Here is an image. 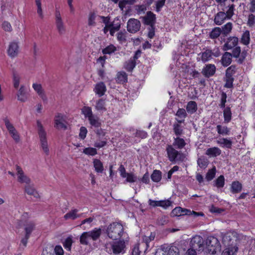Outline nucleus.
<instances>
[{
	"label": "nucleus",
	"instance_id": "nucleus-1",
	"mask_svg": "<svg viewBox=\"0 0 255 255\" xmlns=\"http://www.w3.org/2000/svg\"><path fill=\"white\" fill-rule=\"evenodd\" d=\"M107 233L108 237L113 240L128 238V234L124 232L123 225L119 223L111 224L107 228Z\"/></svg>",
	"mask_w": 255,
	"mask_h": 255
},
{
	"label": "nucleus",
	"instance_id": "nucleus-2",
	"mask_svg": "<svg viewBox=\"0 0 255 255\" xmlns=\"http://www.w3.org/2000/svg\"><path fill=\"white\" fill-rule=\"evenodd\" d=\"M227 9L225 8H222V11L217 12L214 17V22L216 25H222L226 20L231 19L234 15L235 5L234 4H230L227 7Z\"/></svg>",
	"mask_w": 255,
	"mask_h": 255
},
{
	"label": "nucleus",
	"instance_id": "nucleus-3",
	"mask_svg": "<svg viewBox=\"0 0 255 255\" xmlns=\"http://www.w3.org/2000/svg\"><path fill=\"white\" fill-rule=\"evenodd\" d=\"M128 238L119 239V241L107 243L106 245V251L110 254L119 255L126 252V244Z\"/></svg>",
	"mask_w": 255,
	"mask_h": 255
},
{
	"label": "nucleus",
	"instance_id": "nucleus-4",
	"mask_svg": "<svg viewBox=\"0 0 255 255\" xmlns=\"http://www.w3.org/2000/svg\"><path fill=\"white\" fill-rule=\"evenodd\" d=\"M36 124L40 141V146L43 152L46 155H48L50 153V147L47 141V132L40 121H37Z\"/></svg>",
	"mask_w": 255,
	"mask_h": 255
},
{
	"label": "nucleus",
	"instance_id": "nucleus-5",
	"mask_svg": "<svg viewBox=\"0 0 255 255\" xmlns=\"http://www.w3.org/2000/svg\"><path fill=\"white\" fill-rule=\"evenodd\" d=\"M154 235L151 233L150 236H143L142 241L135 245L132 250V255H140L142 252H146L149 248V243L153 240Z\"/></svg>",
	"mask_w": 255,
	"mask_h": 255
},
{
	"label": "nucleus",
	"instance_id": "nucleus-6",
	"mask_svg": "<svg viewBox=\"0 0 255 255\" xmlns=\"http://www.w3.org/2000/svg\"><path fill=\"white\" fill-rule=\"evenodd\" d=\"M101 234L102 230L100 228H95L92 231L84 232L80 236V242L82 245H87L91 240H97Z\"/></svg>",
	"mask_w": 255,
	"mask_h": 255
},
{
	"label": "nucleus",
	"instance_id": "nucleus-7",
	"mask_svg": "<svg viewBox=\"0 0 255 255\" xmlns=\"http://www.w3.org/2000/svg\"><path fill=\"white\" fill-rule=\"evenodd\" d=\"M222 243L225 247L238 246L239 236L237 232L230 231L222 234Z\"/></svg>",
	"mask_w": 255,
	"mask_h": 255
},
{
	"label": "nucleus",
	"instance_id": "nucleus-8",
	"mask_svg": "<svg viewBox=\"0 0 255 255\" xmlns=\"http://www.w3.org/2000/svg\"><path fill=\"white\" fill-rule=\"evenodd\" d=\"M171 144L167 145L166 150L167 157L171 162L183 161L185 158L184 154L180 151H178L175 149Z\"/></svg>",
	"mask_w": 255,
	"mask_h": 255
},
{
	"label": "nucleus",
	"instance_id": "nucleus-9",
	"mask_svg": "<svg viewBox=\"0 0 255 255\" xmlns=\"http://www.w3.org/2000/svg\"><path fill=\"white\" fill-rule=\"evenodd\" d=\"M206 249L211 254H215L220 251L221 245L218 239L213 236L208 237L206 241Z\"/></svg>",
	"mask_w": 255,
	"mask_h": 255
},
{
	"label": "nucleus",
	"instance_id": "nucleus-10",
	"mask_svg": "<svg viewBox=\"0 0 255 255\" xmlns=\"http://www.w3.org/2000/svg\"><path fill=\"white\" fill-rule=\"evenodd\" d=\"M184 215H193L194 216H203L204 215L202 212H196L195 211H191L186 209H183L180 207L175 208L171 213V216L179 217Z\"/></svg>",
	"mask_w": 255,
	"mask_h": 255
},
{
	"label": "nucleus",
	"instance_id": "nucleus-11",
	"mask_svg": "<svg viewBox=\"0 0 255 255\" xmlns=\"http://www.w3.org/2000/svg\"><path fill=\"white\" fill-rule=\"evenodd\" d=\"M3 122L7 130L8 131V132L12 139L15 141L16 143L19 142L20 140L19 134L12 124L7 118L3 119Z\"/></svg>",
	"mask_w": 255,
	"mask_h": 255
},
{
	"label": "nucleus",
	"instance_id": "nucleus-12",
	"mask_svg": "<svg viewBox=\"0 0 255 255\" xmlns=\"http://www.w3.org/2000/svg\"><path fill=\"white\" fill-rule=\"evenodd\" d=\"M55 21L56 29L58 33L62 35L66 32V26L62 19L60 11L56 8L55 11Z\"/></svg>",
	"mask_w": 255,
	"mask_h": 255
},
{
	"label": "nucleus",
	"instance_id": "nucleus-13",
	"mask_svg": "<svg viewBox=\"0 0 255 255\" xmlns=\"http://www.w3.org/2000/svg\"><path fill=\"white\" fill-rule=\"evenodd\" d=\"M191 248L198 252L203 251L205 249V244L203 238L200 236H195L190 241Z\"/></svg>",
	"mask_w": 255,
	"mask_h": 255
},
{
	"label": "nucleus",
	"instance_id": "nucleus-14",
	"mask_svg": "<svg viewBox=\"0 0 255 255\" xmlns=\"http://www.w3.org/2000/svg\"><path fill=\"white\" fill-rule=\"evenodd\" d=\"M16 174L17 181L22 184H29L31 182L30 179L25 174L22 169L18 165H16Z\"/></svg>",
	"mask_w": 255,
	"mask_h": 255
},
{
	"label": "nucleus",
	"instance_id": "nucleus-15",
	"mask_svg": "<svg viewBox=\"0 0 255 255\" xmlns=\"http://www.w3.org/2000/svg\"><path fill=\"white\" fill-rule=\"evenodd\" d=\"M54 126L56 128L60 129L66 128V117L64 115L58 113L54 118Z\"/></svg>",
	"mask_w": 255,
	"mask_h": 255
},
{
	"label": "nucleus",
	"instance_id": "nucleus-16",
	"mask_svg": "<svg viewBox=\"0 0 255 255\" xmlns=\"http://www.w3.org/2000/svg\"><path fill=\"white\" fill-rule=\"evenodd\" d=\"M140 22L134 18H130L127 23V30L130 33H135L139 31L140 28Z\"/></svg>",
	"mask_w": 255,
	"mask_h": 255
},
{
	"label": "nucleus",
	"instance_id": "nucleus-17",
	"mask_svg": "<svg viewBox=\"0 0 255 255\" xmlns=\"http://www.w3.org/2000/svg\"><path fill=\"white\" fill-rule=\"evenodd\" d=\"M16 93L17 100L21 102H25L28 100V96L26 88L24 85H21L18 88Z\"/></svg>",
	"mask_w": 255,
	"mask_h": 255
},
{
	"label": "nucleus",
	"instance_id": "nucleus-18",
	"mask_svg": "<svg viewBox=\"0 0 255 255\" xmlns=\"http://www.w3.org/2000/svg\"><path fill=\"white\" fill-rule=\"evenodd\" d=\"M19 52V45L18 42L13 41L9 43L7 49L8 55L13 58L16 57Z\"/></svg>",
	"mask_w": 255,
	"mask_h": 255
},
{
	"label": "nucleus",
	"instance_id": "nucleus-19",
	"mask_svg": "<svg viewBox=\"0 0 255 255\" xmlns=\"http://www.w3.org/2000/svg\"><path fill=\"white\" fill-rule=\"evenodd\" d=\"M177 123L173 125V130L175 136H181L184 134L183 127L181 124L184 122L183 120L177 119Z\"/></svg>",
	"mask_w": 255,
	"mask_h": 255
},
{
	"label": "nucleus",
	"instance_id": "nucleus-20",
	"mask_svg": "<svg viewBox=\"0 0 255 255\" xmlns=\"http://www.w3.org/2000/svg\"><path fill=\"white\" fill-rule=\"evenodd\" d=\"M32 87L34 91L43 100L46 99L45 93L41 84L37 83H34L32 84Z\"/></svg>",
	"mask_w": 255,
	"mask_h": 255
},
{
	"label": "nucleus",
	"instance_id": "nucleus-21",
	"mask_svg": "<svg viewBox=\"0 0 255 255\" xmlns=\"http://www.w3.org/2000/svg\"><path fill=\"white\" fill-rule=\"evenodd\" d=\"M25 192L28 195L33 196L36 199H39L40 198V195L35 189L33 185L26 184L24 188Z\"/></svg>",
	"mask_w": 255,
	"mask_h": 255
},
{
	"label": "nucleus",
	"instance_id": "nucleus-22",
	"mask_svg": "<svg viewBox=\"0 0 255 255\" xmlns=\"http://www.w3.org/2000/svg\"><path fill=\"white\" fill-rule=\"evenodd\" d=\"M216 71V67L213 64L206 65L202 70L203 74L206 77L213 76Z\"/></svg>",
	"mask_w": 255,
	"mask_h": 255
},
{
	"label": "nucleus",
	"instance_id": "nucleus-23",
	"mask_svg": "<svg viewBox=\"0 0 255 255\" xmlns=\"http://www.w3.org/2000/svg\"><path fill=\"white\" fill-rule=\"evenodd\" d=\"M238 43V38L236 37H229L224 45V50H228L235 47Z\"/></svg>",
	"mask_w": 255,
	"mask_h": 255
},
{
	"label": "nucleus",
	"instance_id": "nucleus-24",
	"mask_svg": "<svg viewBox=\"0 0 255 255\" xmlns=\"http://www.w3.org/2000/svg\"><path fill=\"white\" fill-rule=\"evenodd\" d=\"M99 20V15L95 12L91 11L88 16V25L92 27L96 25V21Z\"/></svg>",
	"mask_w": 255,
	"mask_h": 255
},
{
	"label": "nucleus",
	"instance_id": "nucleus-25",
	"mask_svg": "<svg viewBox=\"0 0 255 255\" xmlns=\"http://www.w3.org/2000/svg\"><path fill=\"white\" fill-rule=\"evenodd\" d=\"M107 90L106 86L103 82H99L96 84L94 91L99 97L103 96Z\"/></svg>",
	"mask_w": 255,
	"mask_h": 255
},
{
	"label": "nucleus",
	"instance_id": "nucleus-26",
	"mask_svg": "<svg viewBox=\"0 0 255 255\" xmlns=\"http://www.w3.org/2000/svg\"><path fill=\"white\" fill-rule=\"evenodd\" d=\"M186 142L183 138L181 136L173 137V142L172 144L174 147L178 149H181L184 147Z\"/></svg>",
	"mask_w": 255,
	"mask_h": 255
},
{
	"label": "nucleus",
	"instance_id": "nucleus-27",
	"mask_svg": "<svg viewBox=\"0 0 255 255\" xmlns=\"http://www.w3.org/2000/svg\"><path fill=\"white\" fill-rule=\"evenodd\" d=\"M12 80L14 88L18 89L20 86V83L21 80L20 74L16 71H13L12 74Z\"/></svg>",
	"mask_w": 255,
	"mask_h": 255
},
{
	"label": "nucleus",
	"instance_id": "nucleus-28",
	"mask_svg": "<svg viewBox=\"0 0 255 255\" xmlns=\"http://www.w3.org/2000/svg\"><path fill=\"white\" fill-rule=\"evenodd\" d=\"M78 210L77 209H73L67 213H66L64 216V218L65 220H75L76 219L79 218L81 217V214H78ZM83 214H82V215Z\"/></svg>",
	"mask_w": 255,
	"mask_h": 255
},
{
	"label": "nucleus",
	"instance_id": "nucleus-29",
	"mask_svg": "<svg viewBox=\"0 0 255 255\" xmlns=\"http://www.w3.org/2000/svg\"><path fill=\"white\" fill-rule=\"evenodd\" d=\"M221 153V149L217 147L208 148L206 151V154L209 157H216Z\"/></svg>",
	"mask_w": 255,
	"mask_h": 255
},
{
	"label": "nucleus",
	"instance_id": "nucleus-30",
	"mask_svg": "<svg viewBox=\"0 0 255 255\" xmlns=\"http://www.w3.org/2000/svg\"><path fill=\"white\" fill-rule=\"evenodd\" d=\"M225 247L222 255H235L238 251V247L237 246Z\"/></svg>",
	"mask_w": 255,
	"mask_h": 255
},
{
	"label": "nucleus",
	"instance_id": "nucleus-31",
	"mask_svg": "<svg viewBox=\"0 0 255 255\" xmlns=\"http://www.w3.org/2000/svg\"><path fill=\"white\" fill-rule=\"evenodd\" d=\"M93 163L95 171L98 173H102L104 167L102 161L98 159H94Z\"/></svg>",
	"mask_w": 255,
	"mask_h": 255
},
{
	"label": "nucleus",
	"instance_id": "nucleus-32",
	"mask_svg": "<svg viewBox=\"0 0 255 255\" xmlns=\"http://www.w3.org/2000/svg\"><path fill=\"white\" fill-rule=\"evenodd\" d=\"M217 143L222 147L231 148L232 146L231 140L227 138H222L217 140Z\"/></svg>",
	"mask_w": 255,
	"mask_h": 255
},
{
	"label": "nucleus",
	"instance_id": "nucleus-33",
	"mask_svg": "<svg viewBox=\"0 0 255 255\" xmlns=\"http://www.w3.org/2000/svg\"><path fill=\"white\" fill-rule=\"evenodd\" d=\"M95 109L97 111L100 113L106 112L107 109L106 108L105 101L103 99L98 100L95 105Z\"/></svg>",
	"mask_w": 255,
	"mask_h": 255
},
{
	"label": "nucleus",
	"instance_id": "nucleus-34",
	"mask_svg": "<svg viewBox=\"0 0 255 255\" xmlns=\"http://www.w3.org/2000/svg\"><path fill=\"white\" fill-rule=\"evenodd\" d=\"M232 55L231 53L227 52H225L222 57V65L225 67L229 65L232 62Z\"/></svg>",
	"mask_w": 255,
	"mask_h": 255
},
{
	"label": "nucleus",
	"instance_id": "nucleus-35",
	"mask_svg": "<svg viewBox=\"0 0 255 255\" xmlns=\"http://www.w3.org/2000/svg\"><path fill=\"white\" fill-rule=\"evenodd\" d=\"M35 5L36 6V13L40 19H43L44 17L43 10L42 7L41 0H34Z\"/></svg>",
	"mask_w": 255,
	"mask_h": 255
},
{
	"label": "nucleus",
	"instance_id": "nucleus-36",
	"mask_svg": "<svg viewBox=\"0 0 255 255\" xmlns=\"http://www.w3.org/2000/svg\"><path fill=\"white\" fill-rule=\"evenodd\" d=\"M35 228V224L32 221H27L24 225L25 235L30 236V234Z\"/></svg>",
	"mask_w": 255,
	"mask_h": 255
},
{
	"label": "nucleus",
	"instance_id": "nucleus-37",
	"mask_svg": "<svg viewBox=\"0 0 255 255\" xmlns=\"http://www.w3.org/2000/svg\"><path fill=\"white\" fill-rule=\"evenodd\" d=\"M242 185L239 181H234L231 184V190L233 193H237L241 191Z\"/></svg>",
	"mask_w": 255,
	"mask_h": 255
},
{
	"label": "nucleus",
	"instance_id": "nucleus-38",
	"mask_svg": "<svg viewBox=\"0 0 255 255\" xmlns=\"http://www.w3.org/2000/svg\"><path fill=\"white\" fill-rule=\"evenodd\" d=\"M217 131L220 134L223 135H229L230 129L227 126L218 125L217 126Z\"/></svg>",
	"mask_w": 255,
	"mask_h": 255
},
{
	"label": "nucleus",
	"instance_id": "nucleus-39",
	"mask_svg": "<svg viewBox=\"0 0 255 255\" xmlns=\"http://www.w3.org/2000/svg\"><path fill=\"white\" fill-rule=\"evenodd\" d=\"M186 110L188 113L193 114L196 112L197 110V105L194 101H190L188 103L186 106Z\"/></svg>",
	"mask_w": 255,
	"mask_h": 255
},
{
	"label": "nucleus",
	"instance_id": "nucleus-40",
	"mask_svg": "<svg viewBox=\"0 0 255 255\" xmlns=\"http://www.w3.org/2000/svg\"><path fill=\"white\" fill-rule=\"evenodd\" d=\"M155 19V15L151 12H148L144 17V23L147 25L152 24Z\"/></svg>",
	"mask_w": 255,
	"mask_h": 255
},
{
	"label": "nucleus",
	"instance_id": "nucleus-41",
	"mask_svg": "<svg viewBox=\"0 0 255 255\" xmlns=\"http://www.w3.org/2000/svg\"><path fill=\"white\" fill-rule=\"evenodd\" d=\"M127 75L124 72H120L118 73L116 78V81L119 83H124L127 81Z\"/></svg>",
	"mask_w": 255,
	"mask_h": 255
},
{
	"label": "nucleus",
	"instance_id": "nucleus-42",
	"mask_svg": "<svg viewBox=\"0 0 255 255\" xmlns=\"http://www.w3.org/2000/svg\"><path fill=\"white\" fill-rule=\"evenodd\" d=\"M225 185V178L220 175L214 181V186L217 188H223Z\"/></svg>",
	"mask_w": 255,
	"mask_h": 255
},
{
	"label": "nucleus",
	"instance_id": "nucleus-43",
	"mask_svg": "<svg viewBox=\"0 0 255 255\" xmlns=\"http://www.w3.org/2000/svg\"><path fill=\"white\" fill-rule=\"evenodd\" d=\"M224 122L225 123H229L232 119V113L230 108H226L223 112Z\"/></svg>",
	"mask_w": 255,
	"mask_h": 255
},
{
	"label": "nucleus",
	"instance_id": "nucleus-44",
	"mask_svg": "<svg viewBox=\"0 0 255 255\" xmlns=\"http://www.w3.org/2000/svg\"><path fill=\"white\" fill-rule=\"evenodd\" d=\"M88 119L90 125L92 126L95 127H99L101 125L99 118L96 115H93Z\"/></svg>",
	"mask_w": 255,
	"mask_h": 255
},
{
	"label": "nucleus",
	"instance_id": "nucleus-45",
	"mask_svg": "<svg viewBox=\"0 0 255 255\" xmlns=\"http://www.w3.org/2000/svg\"><path fill=\"white\" fill-rule=\"evenodd\" d=\"M232 23L230 22H229L222 27L221 32L225 35H227L230 33L232 29Z\"/></svg>",
	"mask_w": 255,
	"mask_h": 255
},
{
	"label": "nucleus",
	"instance_id": "nucleus-46",
	"mask_svg": "<svg viewBox=\"0 0 255 255\" xmlns=\"http://www.w3.org/2000/svg\"><path fill=\"white\" fill-rule=\"evenodd\" d=\"M213 53L211 50H207L202 54L201 59L204 62H207L212 58Z\"/></svg>",
	"mask_w": 255,
	"mask_h": 255
},
{
	"label": "nucleus",
	"instance_id": "nucleus-47",
	"mask_svg": "<svg viewBox=\"0 0 255 255\" xmlns=\"http://www.w3.org/2000/svg\"><path fill=\"white\" fill-rule=\"evenodd\" d=\"M166 249L168 255H179V250L176 247H169L166 245Z\"/></svg>",
	"mask_w": 255,
	"mask_h": 255
},
{
	"label": "nucleus",
	"instance_id": "nucleus-48",
	"mask_svg": "<svg viewBox=\"0 0 255 255\" xmlns=\"http://www.w3.org/2000/svg\"><path fill=\"white\" fill-rule=\"evenodd\" d=\"M81 112L83 115H84L85 118H89L90 117L93 116L92 108L90 107L85 106L81 109Z\"/></svg>",
	"mask_w": 255,
	"mask_h": 255
},
{
	"label": "nucleus",
	"instance_id": "nucleus-49",
	"mask_svg": "<svg viewBox=\"0 0 255 255\" xmlns=\"http://www.w3.org/2000/svg\"><path fill=\"white\" fill-rule=\"evenodd\" d=\"M250 41V32L248 30L245 31L241 38V43L244 45H247L249 44Z\"/></svg>",
	"mask_w": 255,
	"mask_h": 255
},
{
	"label": "nucleus",
	"instance_id": "nucleus-50",
	"mask_svg": "<svg viewBox=\"0 0 255 255\" xmlns=\"http://www.w3.org/2000/svg\"><path fill=\"white\" fill-rule=\"evenodd\" d=\"M117 51V47L113 44H110L102 50L104 54H111Z\"/></svg>",
	"mask_w": 255,
	"mask_h": 255
},
{
	"label": "nucleus",
	"instance_id": "nucleus-51",
	"mask_svg": "<svg viewBox=\"0 0 255 255\" xmlns=\"http://www.w3.org/2000/svg\"><path fill=\"white\" fill-rule=\"evenodd\" d=\"M151 178L154 182H158L161 179V172L159 170H155L151 175Z\"/></svg>",
	"mask_w": 255,
	"mask_h": 255
},
{
	"label": "nucleus",
	"instance_id": "nucleus-52",
	"mask_svg": "<svg viewBox=\"0 0 255 255\" xmlns=\"http://www.w3.org/2000/svg\"><path fill=\"white\" fill-rule=\"evenodd\" d=\"M127 33L125 30L121 31L117 33V39L120 43H125L126 41Z\"/></svg>",
	"mask_w": 255,
	"mask_h": 255
},
{
	"label": "nucleus",
	"instance_id": "nucleus-53",
	"mask_svg": "<svg viewBox=\"0 0 255 255\" xmlns=\"http://www.w3.org/2000/svg\"><path fill=\"white\" fill-rule=\"evenodd\" d=\"M216 173V169L215 166H214L212 169L208 170L206 175V179L207 181L212 180L215 176Z\"/></svg>",
	"mask_w": 255,
	"mask_h": 255
},
{
	"label": "nucleus",
	"instance_id": "nucleus-54",
	"mask_svg": "<svg viewBox=\"0 0 255 255\" xmlns=\"http://www.w3.org/2000/svg\"><path fill=\"white\" fill-rule=\"evenodd\" d=\"M221 28L220 27L214 28L210 33V37L212 39H215L218 37L221 33Z\"/></svg>",
	"mask_w": 255,
	"mask_h": 255
},
{
	"label": "nucleus",
	"instance_id": "nucleus-55",
	"mask_svg": "<svg viewBox=\"0 0 255 255\" xmlns=\"http://www.w3.org/2000/svg\"><path fill=\"white\" fill-rule=\"evenodd\" d=\"M176 116L177 117V118L176 119L178 120H183L184 121V119L187 116V114L185 110L184 109H179L177 111Z\"/></svg>",
	"mask_w": 255,
	"mask_h": 255
},
{
	"label": "nucleus",
	"instance_id": "nucleus-56",
	"mask_svg": "<svg viewBox=\"0 0 255 255\" xmlns=\"http://www.w3.org/2000/svg\"><path fill=\"white\" fill-rule=\"evenodd\" d=\"M135 66V62L134 59L130 58L125 64V68L128 71H131Z\"/></svg>",
	"mask_w": 255,
	"mask_h": 255
},
{
	"label": "nucleus",
	"instance_id": "nucleus-57",
	"mask_svg": "<svg viewBox=\"0 0 255 255\" xmlns=\"http://www.w3.org/2000/svg\"><path fill=\"white\" fill-rule=\"evenodd\" d=\"M72 243V237L71 236L68 237L65 240L63 243V246L66 250L70 251L71 250Z\"/></svg>",
	"mask_w": 255,
	"mask_h": 255
},
{
	"label": "nucleus",
	"instance_id": "nucleus-58",
	"mask_svg": "<svg viewBox=\"0 0 255 255\" xmlns=\"http://www.w3.org/2000/svg\"><path fill=\"white\" fill-rule=\"evenodd\" d=\"M83 152L87 155L94 156L97 154V149L94 147H87L84 149Z\"/></svg>",
	"mask_w": 255,
	"mask_h": 255
},
{
	"label": "nucleus",
	"instance_id": "nucleus-59",
	"mask_svg": "<svg viewBox=\"0 0 255 255\" xmlns=\"http://www.w3.org/2000/svg\"><path fill=\"white\" fill-rule=\"evenodd\" d=\"M155 255H168L166 249V245L161 246L157 250Z\"/></svg>",
	"mask_w": 255,
	"mask_h": 255
},
{
	"label": "nucleus",
	"instance_id": "nucleus-60",
	"mask_svg": "<svg viewBox=\"0 0 255 255\" xmlns=\"http://www.w3.org/2000/svg\"><path fill=\"white\" fill-rule=\"evenodd\" d=\"M236 70V68L235 66L232 65L227 68L226 72V77H232V76L235 74Z\"/></svg>",
	"mask_w": 255,
	"mask_h": 255
},
{
	"label": "nucleus",
	"instance_id": "nucleus-61",
	"mask_svg": "<svg viewBox=\"0 0 255 255\" xmlns=\"http://www.w3.org/2000/svg\"><path fill=\"white\" fill-rule=\"evenodd\" d=\"M126 181L128 182H134L137 180V177L132 173H128L126 175Z\"/></svg>",
	"mask_w": 255,
	"mask_h": 255
},
{
	"label": "nucleus",
	"instance_id": "nucleus-62",
	"mask_svg": "<svg viewBox=\"0 0 255 255\" xmlns=\"http://www.w3.org/2000/svg\"><path fill=\"white\" fill-rule=\"evenodd\" d=\"M172 202L169 200L159 201V207H161L164 209H167L171 206Z\"/></svg>",
	"mask_w": 255,
	"mask_h": 255
},
{
	"label": "nucleus",
	"instance_id": "nucleus-63",
	"mask_svg": "<svg viewBox=\"0 0 255 255\" xmlns=\"http://www.w3.org/2000/svg\"><path fill=\"white\" fill-rule=\"evenodd\" d=\"M109 27L119 30L121 27V21L119 19H115L112 24L109 25Z\"/></svg>",
	"mask_w": 255,
	"mask_h": 255
},
{
	"label": "nucleus",
	"instance_id": "nucleus-64",
	"mask_svg": "<svg viewBox=\"0 0 255 255\" xmlns=\"http://www.w3.org/2000/svg\"><path fill=\"white\" fill-rule=\"evenodd\" d=\"M87 128L84 127H82L80 128V132L79 136L80 138L82 139H84L87 135Z\"/></svg>",
	"mask_w": 255,
	"mask_h": 255
}]
</instances>
